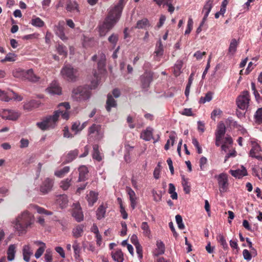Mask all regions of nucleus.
<instances>
[{
    "label": "nucleus",
    "instance_id": "obj_46",
    "mask_svg": "<svg viewBox=\"0 0 262 262\" xmlns=\"http://www.w3.org/2000/svg\"><path fill=\"white\" fill-rule=\"evenodd\" d=\"M57 201L62 208L64 207L68 202V197L65 194L60 195Z\"/></svg>",
    "mask_w": 262,
    "mask_h": 262
},
{
    "label": "nucleus",
    "instance_id": "obj_7",
    "mask_svg": "<svg viewBox=\"0 0 262 262\" xmlns=\"http://www.w3.org/2000/svg\"><path fill=\"white\" fill-rule=\"evenodd\" d=\"M249 101L250 98L249 92L247 91H245L237 97L236 104L238 108L244 110L248 108Z\"/></svg>",
    "mask_w": 262,
    "mask_h": 262
},
{
    "label": "nucleus",
    "instance_id": "obj_37",
    "mask_svg": "<svg viewBox=\"0 0 262 262\" xmlns=\"http://www.w3.org/2000/svg\"><path fill=\"white\" fill-rule=\"evenodd\" d=\"M106 212V208L103 205L99 206L96 211V215L98 220H101L104 217Z\"/></svg>",
    "mask_w": 262,
    "mask_h": 262
},
{
    "label": "nucleus",
    "instance_id": "obj_64",
    "mask_svg": "<svg viewBox=\"0 0 262 262\" xmlns=\"http://www.w3.org/2000/svg\"><path fill=\"white\" fill-rule=\"evenodd\" d=\"M207 159L204 157H202L200 160V167L201 170H204V165L207 163Z\"/></svg>",
    "mask_w": 262,
    "mask_h": 262
},
{
    "label": "nucleus",
    "instance_id": "obj_11",
    "mask_svg": "<svg viewBox=\"0 0 262 262\" xmlns=\"http://www.w3.org/2000/svg\"><path fill=\"white\" fill-rule=\"evenodd\" d=\"M19 113L13 110H3L0 111V116L4 119L16 120L19 116Z\"/></svg>",
    "mask_w": 262,
    "mask_h": 262
},
{
    "label": "nucleus",
    "instance_id": "obj_57",
    "mask_svg": "<svg viewBox=\"0 0 262 262\" xmlns=\"http://www.w3.org/2000/svg\"><path fill=\"white\" fill-rule=\"evenodd\" d=\"M193 74H191L189 78L188 83L186 85L185 91V94L186 97H188L190 91V88L191 86V85L192 83V76Z\"/></svg>",
    "mask_w": 262,
    "mask_h": 262
},
{
    "label": "nucleus",
    "instance_id": "obj_4",
    "mask_svg": "<svg viewBox=\"0 0 262 262\" xmlns=\"http://www.w3.org/2000/svg\"><path fill=\"white\" fill-rule=\"evenodd\" d=\"M98 82L93 81L91 87L87 86H79L72 91V97L77 101H85L89 99L91 96V90L95 89Z\"/></svg>",
    "mask_w": 262,
    "mask_h": 262
},
{
    "label": "nucleus",
    "instance_id": "obj_8",
    "mask_svg": "<svg viewBox=\"0 0 262 262\" xmlns=\"http://www.w3.org/2000/svg\"><path fill=\"white\" fill-rule=\"evenodd\" d=\"M105 60L106 57L104 54L101 53L98 55V73L95 72L94 76L96 79V81L98 82V78L99 74H102L105 72Z\"/></svg>",
    "mask_w": 262,
    "mask_h": 262
},
{
    "label": "nucleus",
    "instance_id": "obj_18",
    "mask_svg": "<svg viewBox=\"0 0 262 262\" xmlns=\"http://www.w3.org/2000/svg\"><path fill=\"white\" fill-rule=\"evenodd\" d=\"M229 172L233 177L238 179L242 178L244 176L247 175V170L243 166L241 167V169L230 170Z\"/></svg>",
    "mask_w": 262,
    "mask_h": 262
},
{
    "label": "nucleus",
    "instance_id": "obj_20",
    "mask_svg": "<svg viewBox=\"0 0 262 262\" xmlns=\"http://www.w3.org/2000/svg\"><path fill=\"white\" fill-rule=\"evenodd\" d=\"M126 192L129 195V200L130 201V206L133 209H134L136 206V197L134 191L130 187H126Z\"/></svg>",
    "mask_w": 262,
    "mask_h": 262
},
{
    "label": "nucleus",
    "instance_id": "obj_59",
    "mask_svg": "<svg viewBox=\"0 0 262 262\" xmlns=\"http://www.w3.org/2000/svg\"><path fill=\"white\" fill-rule=\"evenodd\" d=\"M45 259L46 262H52V253L51 249H48L46 250Z\"/></svg>",
    "mask_w": 262,
    "mask_h": 262
},
{
    "label": "nucleus",
    "instance_id": "obj_30",
    "mask_svg": "<svg viewBox=\"0 0 262 262\" xmlns=\"http://www.w3.org/2000/svg\"><path fill=\"white\" fill-rule=\"evenodd\" d=\"M48 90L49 93L52 94L60 95L61 93V88L55 82L52 83Z\"/></svg>",
    "mask_w": 262,
    "mask_h": 262
},
{
    "label": "nucleus",
    "instance_id": "obj_23",
    "mask_svg": "<svg viewBox=\"0 0 262 262\" xmlns=\"http://www.w3.org/2000/svg\"><path fill=\"white\" fill-rule=\"evenodd\" d=\"M153 129L150 127L143 131L141 134V138L145 141H150L152 138Z\"/></svg>",
    "mask_w": 262,
    "mask_h": 262
},
{
    "label": "nucleus",
    "instance_id": "obj_55",
    "mask_svg": "<svg viewBox=\"0 0 262 262\" xmlns=\"http://www.w3.org/2000/svg\"><path fill=\"white\" fill-rule=\"evenodd\" d=\"M182 184L183 187V190L187 194L189 193L190 191V185H189L187 180H186L184 178H183V182Z\"/></svg>",
    "mask_w": 262,
    "mask_h": 262
},
{
    "label": "nucleus",
    "instance_id": "obj_9",
    "mask_svg": "<svg viewBox=\"0 0 262 262\" xmlns=\"http://www.w3.org/2000/svg\"><path fill=\"white\" fill-rule=\"evenodd\" d=\"M215 177L217 180L220 192L223 193L226 192L228 186L227 175L225 173H222L219 175L215 176Z\"/></svg>",
    "mask_w": 262,
    "mask_h": 262
},
{
    "label": "nucleus",
    "instance_id": "obj_12",
    "mask_svg": "<svg viewBox=\"0 0 262 262\" xmlns=\"http://www.w3.org/2000/svg\"><path fill=\"white\" fill-rule=\"evenodd\" d=\"M54 185V180L46 178L40 186V191L43 194H47L51 191Z\"/></svg>",
    "mask_w": 262,
    "mask_h": 262
},
{
    "label": "nucleus",
    "instance_id": "obj_5",
    "mask_svg": "<svg viewBox=\"0 0 262 262\" xmlns=\"http://www.w3.org/2000/svg\"><path fill=\"white\" fill-rule=\"evenodd\" d=\"M103 133L100 125L93 124L89 128V139L99 141L103 137Z\"/></svg>",
    "mask_w": 262,
    "mask_h": 262
},
{
    "label": "nucleus",
    "instance_id": "obj_40",
    "mask_svg": "<svg viewBox=\"0 0 262 262\" xmlns=\"http://www.w3.org/2000/svg\"><path fill=\"white\" fill-rule=\"evenodd\" d=\"M119 39V36L117 34L113 33L108 38V42L115 48Z\"/></svg>",
    "mask_w": 262,
    "mask_h": 262
},
{
    "label": "nucleus",
    "instance_id": "obj_50",
    "mask_svg": "<svg viewBox=\"0 0 262 262\" xmlns=\"http://www.w3.org/2000/svg\"><path fill=\"white\" fill-rule=\"evenodd\" d=\"M149 25V22L147 19L144 18L139 20L137 23L136 28L138 29H144Z\"/></svg>",
    "mask_w": 262,
    "mask_h": 262
},
{
    "label": "nucleus",
    "instance_id": "obj_49",
    "mask_svg": "<svg viewBox=\"0 0 262 262\" xmlns=\"http://www.w3.org/2000/svg\"><path fill=\"white\" fill-rule=\"evenodd\" d=\"M31 24L35 27H42L45 23L39 17H35L32 19Z\"/></svg>",
    "mask_w": 262,
    "mask_h": 262
},
{
    "label": "nucleus",
    "instance_id": "obj_44",
    "mask_svg": "<svg viewBox=\"0 0 262 262\" xmlns=\"http://www.w3.org/2000/svg\"><path fill=\"white\" fill-rule=\"evenodd\" d=\"M183 62L181 60H178L174 66V74L178 76L181 73V70L182 68Z\"/></svg>",
    "mask_w": 262,
    "mask_h": 262
},
{
    "label": "nucleus",
    "instance_id": "obj_2",
    "mask_svg": "<svg viewBox=\"0 0 262 262\" xmlns=\"http://www.w3.org/2000/svg\"><path fill=\"white\" fill-rule=\"evenodd\" d=\"M124 0H120L113 9L110 10L103 23L99 25V33L100 36H104L119 20L124 7Z\"/></svg>",
    "mask_w": 262,
    "mask_h": 262
},
{
    "label": "nucleus",
    "instance_id": "obj_62",
    "mask_svg": "<svg viewBox=\"0 0 262 262\" xmlns=\"http://www.w3.org/2000/svg\"><path fill=\"white\" fill-rule=\"evenodd\" d=\"M46 247H40L36 251L35 256L36 258H39L44 252Z\"/></svg>",
    "mask_w": 262,
    "mask_h": 262
},
{
    "label": "nucleus",
    "instance_id": "obj_24",
    "mask_svg": "<svg viewBox=\"0 0 262 262\" xmlns=\"http://www.w3.org/2000/svg\"><path fill=\"white\" fill-rule=\"evenodd\" d=\"M66 9L67 11L70 12L76 11L78 13L80 12L77 3L75 1H72L71 0H68L67 1Z\"/></svg>",
    "mask_w": 262,
    "mask_h": 262
},
{
    "label": "nucleus",
    "instance_id": "obj_36",
    "mask_svg": "<svg viewBox=\"0 0 262 262\" xmlns=\"http://www.w3.org/2000/svg\"><path fill=\"white\" fill-rule=\"evenodd\" d=\"M252 147L250 151V156H253L255 154H258L260 151L261 148L258 143L255 142H252Z\"/></svg>",
    "mask_w": 262,
    "mask_h": 262
},
{
    "label": "nucleus",
    "instance_id": "obj_32",
    "mask_svg": "<svg viewBox=\"0 0 262 262\" xmlns=\"http://www.w3.org/2000/svg\"><path fill=\"white\" fill-rule=\"evenodd\" d=\"M93 151L92 154V157L94 159L100 161L102 160V158L100 155V153L99 151V146L97 144H95L93 147Z\"/></svg>",
    "mask_w": 262,
    "mask_h": 262
},
{
    "label": "nucleus",
    "instance_id": "obj_22",
    "mask_svg": "<svg viewBox=\"0 0 262 262\" xmlns=\"http://www.w3.org/2000/svg\"><path fill=\"white\" fill-rule=\"evenodd\" d=\"M117 106V102L112 95L111 94L107 95V100L106 102V110L108 112L111 111L112 107H115Z\"/></svg>",
    "mask_w": 262,
    "mask_h": 262
},
{
    "label": "nucleus",
    "instance_id": "obj_35",
    "mask_svg": "<svg viewBox=\"0 0 262 262\" xmlns=\"http://www.w3.org/2000/svg\"><path fill=\"white\" fill-rule=\"evenodd\" d=\"M141 228L143 231V233L144 235L150 238L151 236V231L147 223L146 222H142Z\"/></svg>",
    "mask_w": 262,
    "mask_h": 262
},
{
    "label": "nucleus",
    "instance_id": "obj_43",
    "mask_svg": "<svg viewBox=\"0 0 262 262\" xmlns=\"http://www.w3.org/2000/svg\"><path fill=\"white\" fill-rule=\"evenodd\" d=\"M255 122L258 124L262 123V107L259 108L254 115Z\"/></svg>",
    "mask_w": 262,
    "mask_h": 262
},
{
    "label": "nucleus",
    "instance_id": "obj_45",
    "mask_svg": "<svg viewBox=\"0 0 262 262\" xmlns=\"http://www.w3.org/2000/svg\"><path fill=\"white\" fill-rule=\"evenodd\" d=\"M212 93L211 92H208L207 93L205 96V97H201L199 103L201 104H204L207 102H209L212 100Z\"/></svg>",
    "mask_w": 262,
    "mask_h": 262
},
{
    "label": "nucleus",
    "instance_id": "obj_1",
    "mask_svg": "<svg viewBox=\"0 0 262 262\" xmlns=\"http://www.w3.org/2000/svg\"><path fill=\"white\" fill-rule=\"evenodd\" d=\"M59 109L55 111L53 115L44 117L41 122L36 123V126L41 130L54 128L57 125L60 116L62 118L68 120L69 118L68 110L71 108L69 102H62L58 105Z\"/></svg>",
    "mask_w": 262,
    "mask_h": 262
},
{
    "label": "nucleus",
    "instance_id": "obj_60",
    "mask_svg": "<svg viewBox=\"0 0 262 262\" xmlns=\"http://www.w3.org/2000/svg\"><path fill=\"white\" fill-rule=\"evenodd\" d=\"M193 20L191 17H189L187 22V27L185 31V34H189L192 29L193 27Z\"/></svg>",
    "mask_w": 262,
    "mask_h": 262
},
{
    "label": "nucleus",
    "instance_id": "obj_51",
    "mask_svg": "<svg viewBox=\"0 0 262 262\" xmlns=\"http://www.w3.org/2000/svg\"><path fill=\"white\" fill-rule=\"evenodd\" d=\"M216 239L217 241L220 243V244L222 246L223 248L224 249H226L228 248L227 243H226L225 237L222 234H219L216 236Z\"/></svg>",
    "mask_w": 262,
    "mask_h": 262
},
{
    "label": "nucleus",
    "instance_id": "obj_42",
    "mask_svg": "<svg viewBox=\"0 0 262 262\" xmlns=\"http://www.w3.org/2000/svg\"><path fill=\"white\" fill-rule=\"evenodd\" d=\"M237 42L235 39H232L231 41L228 49L229 53L233 55L236 51Z\"/></svg>",
    "mask_w": 262,
    "mask_h": 262
},
{
    "label": "nucleus",
    "instance_id": "obj_13",
    "mask_svg": "<svg viewBox=\"0 0 262 262\" xmlns=\"http://www.w3.org/2000/svg\"><path fill=\"white\" fill-rule=\"evenodd\" d=\"M14 99L17 101H21L22 97L20 96H18L13 92H10L9 93H5L0 90V100L8 102L10 100Z\"/></svg>",
    "mask_w": 262,
    "mask_h": 262
},
{
    "label": "nucleus",
    "instance_id": "obj_28",
    "mask_svg": "<svg viewBox=\"0 0 262 262\" xmlns=\"http://www.w3.org/2000/svg\"><path fill=\"white\" fill-rule=\"evenodd\" d=\"M25 72L27 73L25 74V79H28L29 81L32 82L37 81L38 80V77H37L33 73L32 69H29L28 70L25 71Z\"/></svg>",
    "mask_w": 262,
    "mask_h": 262
},
{
    "label": "nucleus",
    "instance_id": "obj_6",
    "mask_svg": "<svg viewBox=\"0 0 262 262\" xmlns=\"http://www.w3.org/2000/svg\"><path fill=\"white\" fill-rule=\"evenodd\" d=\"M63 78L69 81H76L78 76L77 70L69 64L64 66L60 71Z\"/></svg>",
    "mask_w": 262,
    "mask_h": 262
},
{
    "label": "nucleus",
    "instance_id": "obj_52",
    "mask_svg": "<svg viewBox=\"0 0 262 262\" xmlns=\"http://www.w3.org/2000/svg\"><path fill=\"white\" fill-rule=\"evenodd\" d=\"M118 201L119 202L120 208V211L122 215V216L123 219H126L128 217V214H127V212H126L124 207L123 206L122 201L120 199H119V198L118 199Z\"/></svg>",
    "mask_w": 262,
    "mask_h": 262
},
{
    "label": "nucleus",
    "instance_id": "obj_34",
    "mask_svg": "<svg viewBox=\"0 0 262 262\" xmlns=\"http://www.w3.org/2000/svg\"><path fill=\"white\" fill-rule=\"evenodd\" d=\"M72 216L75 219V220L80 222L83 220V215L81 210V209H75L73 211Z\"/></svg>",
    "mask_w": 262,
    "mask_h": 262
},
{
    "label": "nucleus",
    "instance_id": "obj_27",
    "mask_svg": "<svg viewBox=\"0 0 262 262\" xmlns=\"http://www.w3.org/2000/svg\"><path fill=\"white\" fill-rule=\"evenodd\" d=\"M226 133V127L224 123L220 122L217 125V130L215 133V137H218V138H221L224 136Z\"/></svg>",
    "mask_w": 262,
    "mask_h": 262
},
{
    "label": "nucleus",
    "instance_id": "obj_61",
    "mask_svg": "<svg viewBox=\"0 0 262 262\" xmlns=\"http://www.w3.org/2000/svg\"><path fill=\"white\" fill-rule=\"evenodd\" d=\"M192 143L193 145L196 147L198 150V154H200L202 152V149L200 146L199 143L197 139L195 138H193L192 139Z\"/></svg>",
    "mask_w": 262,
    "mask_h": 262
},
{
    "label": "nucleus",
    "instance_id": "obj_56",
    "mask_svg": "<svg viewBox=\"0 0 262 262\" xmlns=\"http://www.w3.org/2000/svg\"><path fill=\"white\" fill-rule=\"evenodd\" d=\"M152 194L154 197V200L156 202H159L162 199V192L161 191H159L158 193L157 191L155 190H152Z\"/></svg>",
    "mask_w": 262,
    "mask_h": 262
},
{
    "label": "nucleus",
    "instance_id": "obj_3",
    "mask_svg": "<svg viewBox=\"0 0 262 262\" xmlns=\"http://www.w3.org/2000/svg\"><path fill=\"white\" fill-rule=\"evenodd\" d=\"M34 216L28 211L25 210L16 217L14 222V228L19 235L25 233L27 229L34 223Z\"/></svg>",
    "mask_w": 262,
    "mask_h": 262
},
{
    "label": "nucleus",
    "instance_id": "obj_33",
    "mask_svg": "<svg viewBox=\"0 0 262 262\" xmlns=\"http://www.w3.org/2000/svg\"><path fill=\"white\" fill-rule=\"evenodd\" d=\"M83 232V226L82 225L76 226L72 231L73 235L76 238L81 237Z\"/></svg>",
    "mask_w": 262,
    "mask_h": 262
},
{
    "label": "nucleus",
    "instance_id": "obj_26",
    "mask_svg": "<svg viewBox=\"0 0 262 262\" xmlns=\"http://www.w3.org/2000/svg\"><path fill=\"white\" fill-rule=\"evenodd\" d=\"M72 247L74 250L75 258L76 259H79L80 257L81 247L77 240H75L73 242Z\"/></svg>",
    "mask_w": 262,
    "mask_h": 262
},
{
    "label": "nucleus",
    "instance_id": "obj_14",
    "mask_svg": "<svg viewBox=\"0 0 262 262\" xmlns=\"http://www.w3.org/2000/svg\"><path fill=\"white\" fill-rule=\"evenodd\" d=\"M140 80L142 88L145 89L148 88L152 80V73L149 72H145L140 77Z\"/></svg>",
    "mask_w": 262,
    "mask_h": 262
},
{
    "label": "nucleus",
    "instance_id": "obj_31",
    "mask_svg": "<svg viewBox=\"0 0 262 262\" xmlns=\"http://www.w3.org/2000/svg\"><path fill=\"white\" fill-rule=\"evenodd\" d=\"M23 258L24 260L28 262L30 260V256L32 254V251L29 246L25 245L23 248Z\"/></svg>",
    "mask_w": 262,
    "mask_h": 262
},
{
    "label": "nucleus",
    "instance_id": "obj_25",
    "mask_svg": "<svg viewBox=\"0 0 262 262\" xmlns=\"http://www.w3.org/2000/svg\"><path fill=\"white\" fill-rule=\"evenodd\" d=\"M112 257L113 260L117 262H123L124 260L123 254L121 250H117L115 252H112L111 253Z\"/></svg>",
    "mask_w": 262,
    "mask_h": 262
},
{
    "label": "nucleus",
    "instance_id": "obj_41",
    "mask_svg": "<svg viewBox=\"0 0 262 262\" xmlns=\"http://www.w3.org/2000/svg\"><path fill=\"white\" fill-rule=\"evenodd\" d=\"M70 170L69 166H65L62 169L55 171L54 172L55 176L59 178L63 177L66 174L69 172Z\"/></svg>",
    "mask_w": 262,
    "mask_h": 262
},
{
    "label": "nucleus",
    "instance_id": "obj_17",
    "mask_svg": "<svg viewBox=\"0 0 262 262\" xmlns=\"http://www.w3.org/2000/svg\"><path fill=\"white\" fill-rule=\"evenodd\" d=\"M98 193L94 191H90L86 195V199L89 206H93L98 200Z\"/></svg>",
    "mask_w": 262,
    "mask_h": 262
},
{
    "label": "nucleus",
    "instance_id": "obj_19",
    "mask_svg": "<svg viewBox=\"0 0 262 262\" xmlns=\"http://www.w3.org/2000/svg\"><path fill=\"white\" fill-rule=\"evenodd\" d=\"M79 178L78 181L81 182L84 181L88 179V168L84 165L79 167Z\"/></svg>",
    "mask_w": 262,
    "mask_h": 262
},
{
    "label": "nucleus",
    "instance_id": "obj_16",
    "mask_svg": "<svg viewBox=\"0 0 262 262\" xmlns=\"http://www.w3.org/2000/svg\"><path fill=\"white\" fill-rule=\"evenodd\" d=\"M165 251V245L163 242L160 240L157 241L156 243V248L153 252V255L155 256L163 254Z\"/></svg>",
    "mask_w": 262,
    "mask_h": 262
},
{
    "label": "nucleus",
    "instance_id": "obj_54",
    "mask_svg": "<svg viewBox=\"0 0 262 262\" xmlns=\"http://www.w3.org/2000/svg\"><path fill=\"white\" fill-rule=\"evenodd\" d=\"M72 130L75 132V135L81 131L80 129V123L79 121L74 122L72 126Z\"/></svg>",
    "mask_w": 262,
    "mask_h": 262
},
{
    "label": "nucleus",
    "instance_id": "obj_48",
    "mask_svg": "<svg viewBox=\"0 0 262 262\" xmlns=\"http://www.w3.org/2000/svg\"><path fill=\"white\" fill-rule=\"evenodd\" d=\"M25 70L18 69L13 72V75L15 77L25 79V74H26Z\"/></svg>",
    "mask_w": 262,
    "mask_h": 262
},
{
    "label": "nucleus",
    "instance_id": "obj_39",
    "mask_svg": "<svg viewBox=\"0 0 262 262\" xmlns=\"http://www.w3.org/2000/svg\"><path fill=\"white\" fill-rule=\"evenodd\" d=\"M176 138V134L174 132H171L169 136V139L167 140L166 144L165 145L164 148L165 150H168L169 148L170 142H171V145L172 146L174 144L175 139Z\"/></svg>",
    "mask_w": 262,
    "mask_h": 262
},
{
    "label": "nucleus",
    "instance_id": "obj_58",
    "mask_svg": "<svg viewBox=\"0 0 262 262\" xmlns=\"http://www.w3.org/2000/svg\"><path fill=\"white\" fill-rule=\"evenodd\" d=\"M58 53L61 55L66 56L67 54V49L65 46L59 45L57 47Z\"/></svg>",
    "mask_w": 262,
    "mask_h": 262
},
{
    "label": "nucleus",
    "instance_id": "obj_29",
    "mask_svg": "<svg viewBox=\"0 0 262 262\" xmlns=\"http://www.w3.org/2000/svg\"><path fill=\"white\" fill-rule=\"evenodd\" d=\"M16 246L10 245L7 250V259L9 261L14 260L16 253Z\"/></svg>",
    "mask_w": 262,
    "mask_h": 262
},
{
    "label": "nucleus",
    "instance_id": "obj_10",
    "mask_svg": "<svg viewBox=\"0 0 262 262\" xmlns=\"http://www.w3.org/2000/svg\"><path fill=\"white\" fill-rule=\"evenodd\" d=\"M64 25L65 23L63 20L59 21L57 25L54 26V31L56 35H57L61 40L66 41L68 39V37L64 33Z\"/></svg>",
    "mask_w": 262,
    "mask_h": 262
},
{
    "label": "nucleus",
    "instance_id": "obj_47",
    "mask_svg": "<svg viewBox=\"0 0 262 262\" xmlns=\"http://www.w3.org/2000/svg\"><path fill=\"white\" fill-rule=\"evenodd\" d=\"M71 178H67L61 181L60 187L63 190H67L71 185Z\"/></svg>",
    "mask_w": 262,
    "mask_h": 262
},
{
    "label": "nucleus",
    "instance_id": "obj_21",
    "mask_svg": "<svg viewBox=\"0 0 262 262\" xmlns=\"http://www.w3.org/2000/svg\"><path fill=\"white\" fill-rule=\"evenodd\" d=\"M79 151L78 149L70 151L65 156L64 163H68L73 161L78 156Z\"/></svg>",
    "mask_w": 262,
    "mask_h": 262
},
{
    "label": "nucleus",
    "instance_id": "obj_38",
    "mask_svg": "<svg viewBox=\"0 0 262 262\" xmlns=\"http://www.w3.org/2000/svg\"><path fill=\"white\" fill-rule=\"evenodd\" d=\"M214 0H208L204 6L202 13H206V16H208Z\"/></svg>",
    "mask_w": 262,
    "mask_h": 262
},
{
    "label": "nucleus",
    "instance_id": "obj_53",
    "mask_svg": "<svg viewBox=\"0 0 262 262\" xmlns=\"http://www.w3.org/2000/svg\"><path fill=\"white\" fill-rule=\"evenodd\" d=\"M176 221L178 225V228L180 229L183 230L185 228V226L183 223V220L182 216L178 214L176 216Z\"/></svg>",
    "mask_w": 262,
    "mask_h": 262
},
{
    "label": "nucleus",
    "instance_id": "obj_63",
    "mask_svg": "<svg viewBox=\"0 0 262 262\" xmlns=\"http://www.w3.org/2000/svg\"><path fill=\"white\" fill-rule=\"evenodd\" d=\"M243 255L245 259L249 261L251 259L252 256L250 252L247 250L244 249L243 251Z\"/></svg>",
    "mask_w": 262,
    "mask_h": 262
},
{
    "label": "nucleus",
    "instance_id": "obj_15",
    "mask_svg": "<svg viewBox=\"0 0 262 262\" xmlns=\"http://www.w3.org/2000/svg\"><path fill=\"white\" fill-rule=\"evenodd\" d=\"M163 46L161 39H160L156 45V49L154 52V59L157 61H160L163 55Z\"/></svg>",
    "mask_w": 262,
    "mask_h": 262
}]
</instances>
